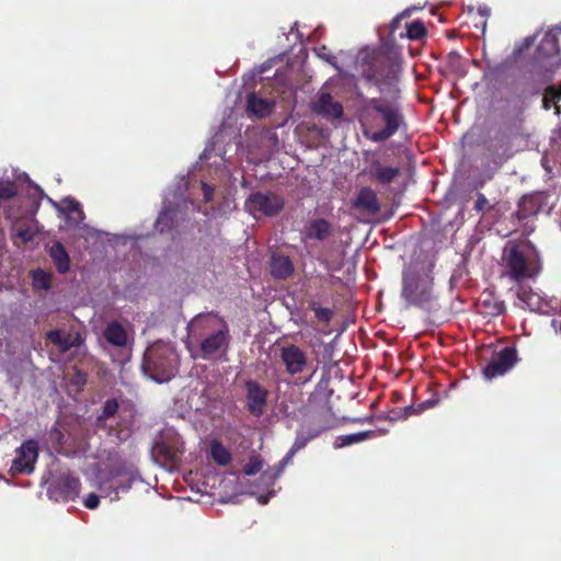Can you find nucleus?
Masks as SVG:
<instances>
[{
	"mask_svg": "<svg viewBox=\"0 0 561 561\" xmlns=\"http://www.w3.org/2000/svg\"><path fill=\"white\" fill-rule=\"evenodd\" d=\"M38 458V443L34 439L25 440L18 449L11 469L18 473L30 474L35 469Z\"/></svg>",
	"mask_w": 561,
	"mask_h": 561,
	"instance_id": "4468645a",
	"label": "nucleus"
},
{
	"mask_svg": "<svg viewBox=\"0 0 561 561\" xmlns=\"http://www.w3.org/2000/svg\"><path fill=\"white\" fill-rule=\"evenodd\" d=\"M437 403V400H426L419 405L417 412H422L426 409L433 408Z\"/></svg>",
	"mask_w": 561,
	"mask_h": 561,
	"instance_id": "c03bdc74",
	"label": "nucleus"
},
{
	"mask_svg": "<svg viewBox=\"0 0 561 561\" xmlns=\"http://www.w3.org/2000/svg\"><path fill=\"white\" fill-rule=\"evenodd\" d=\"M130 488V482H127L125 484H122L119 486H110L111 491L108 493H106V495H112V493L114 494V496L111 497V500H118V493H119V489H122L123 491H127L128 489Z\"/></svg>",
	"mask_w": 561,
	"mask_h": 561,
	"instance_id": "37998d69",
	"label": "nucleus"
},
{
	"mask_svg": "<svg viewBox=\"0 0 561 561\" xmlns=\"http://www.w3.org/2000/svg\"><path fill=\"white\" fill-rule=\"evenodd\" d=\"M523 113L524 106L520 105L515 116L502 122L486 145V150L491 157H499L501 162L511 157L514 140L526 135Z\"/></svg>",
	"mask_w": 561,
	"mask_h": 561,
	"instance_id": "39448f33",
	"label": "nucleus"
},
{
	"mask_svg": "<svg viewBox=\"0 0 561 561\" xmlns=\"http://www.w3.org/2000/svg\"><path fill=\"white\" fill-rule=\"evenodd\" d=\"M46 339L58 347L61 353H67L72 347L79 346L82 343L79 333H66L62 330H50L46 333Z\"/></svg>",
	"mask_w": 561,
	"mask_h": 561,
	"instance_id": "aec40b11",
	"label": "nucleus"
},
{
	"mask_svg": "<svg viewBox=\"0 0 561 561\" xmlns=\"http://www.w3.org/2000/svg\"><path fill=\"white\" fill-rule=\"evenodd\" d=\"M501 267L503 277L520 283L539 273L541 268L539 252L528 240H508L502 250Z\"/></svg>",
	"mask_w": 561,
	"mask_h": 561,
	"instance_id": "f03ea898",
	"label": "nucleus"
},
{
	"mask_svg": "<svg viewBox=\"0 0 561 561\" xmlns=\"http://www.w3.org/2000/svg\"><path fill=\"white\" fill-rule=\"evenodd\" d=\"M373 435H374L373 431H364V432H358L355 434L343 435L337 438V440L340 443L336 442L335 447L341 448L344 446L357 444V443L364 442L365 439L371 437Z\"/></svg>",
	"mask_w": 561,
	"mask_h": 561,
	"instance_id": "473e14b6",
	"label": "nucleus"
},
{
	"mask_svg": "<svg viewBox=\"0 0 561 561\" xmlns=\"http://www.w3.org/2000/svg\"><path fill=\"white\" fill-rule=\"evenodd\" d=\"M560 330H561V322H560Z\"/></svg>",
	"mask_w": 561,
	"mask_h": 561,
	"instance_id": "5fc2aeb1",
	"label": "nucleus"
},
{
	"mask_svg": "<svg viewBox=\"0 0 561 561\" xmlns=\"http://www.w3.org/2000/svg\"><path fill=\"white\" fill-rule=\"evenodd\" d=\"M48 254L59 274H66L70 270V256L61 242L56 241L48 249Z\"/></svg>",
	"mask_w": 561,
	"mask_h": 561,
	"instance_id": "393cba45",
	"label": "nucleus"
},
{
	"mask_svg": "<svg viewBox=\"0 0 561 561\" xmlns=\"http://www.w3.org/2000/svg\"><path fill=\"white\" fill-rule=\"evenodd\" d=\"M433 279L416 271L408 270L402 274L401 297L408 307L423 308L432 299Z\"/></svg>",
	"mask_w": 561,
	"mask_h": 561,
	"instance_id": "6e6552de",
	"label": "nucleus"
},
{
	"mask_svg": "<svg viewBox=\"0 0 561 561\" xmlns=\"http://www.w3.org/2000/svg\"><path fill=\"white\" fill-rule=\"evenodd\" d=\"M517 295L519 299L525 300L528 294L526 291H519Z\"/></svg>",
	"mask_w": 561,
	"mask_h": 561,
	"instance_id": "09e8293b",
	"label": "nucleus"
},
{
	"mask_svg": "<svg viewBox=\"0 0 561 561\" xmlns=\"http://www.w3.org/2000/svg\"><path fill=\"white\" fill-rule=\"evenodd\" d=\"M409 16V10H404L400 14L396 15L389 24V35L394 36L396 31L400 27L403 19Z\"/></svg>",
	"mask_w": 561,
	"mask_h": 561,
	"instance_id": "4c0bfd02",
	"label": "nucleus"
},
{
	"mask_svg": "<svg viewBox=\"0 0 561 561\" xmlns=\"http://www.w3.org/2000/svg\"><path fill=\"white\" fill-rule=\"evenodd\" d=\"M516 362V348L513 346H505L500 352L495 353L488 365L483 368V376L489 380L503 376L513 368Z\"/></svg>",
	"mask_w": 561,
	"mask_h": 561,
	"instance_id": "f8f14e48",
	"label": "nucleus"
},
{
	"mask_svg": "<svg viewBox=\"0 0 561 561\" xmlns=\"http://www.w3.org/2000/svg\"><path fill=\"white\" fill-rule=\"evenodd\" d=\"M358 68L362 78L378 87L380 91L391 88L398 81L399 65L385 51L365 53L358 61Z\"/></svg>",
	"mask_w": 561,
	"mask_h": 561,
	"instance_id": "7ed1b4c3",
	"label": "nucleus"
},
{
	"mask_svg": "<svg viewBox=\"0 0 561 561\" xmlns=\"http://www.w3.org/2000/svg\"><path fill=\"white\" fill-rule=\"evenodd\" d=\"M554 162H557L561 165V142L558 145V149L554 154Z\"/></svg>",
	"mask_w": 561,
	"mask_h": 561,
	"instance_id": "de8ad7c7",
	"label": "nucleus"
},
{
	"mask_svg": "<svg viewBox=\"0 0 561 561\" xmlns=\"http://www.w3.org/2000/svg\"><path fill=\"white\" fill-rule=\"evenodd\" d=\"M244 388L247 391L245 399L249 413L256 417L263 415L267 403L268 391L253 379L247 380Z\"/></svg>",
	"mask_w": 561,
	"mask_h": 561,
	"instance_id": "2eb2a0df",
	"label": "nucleus"
},
{
	"mask_svg": "<svg viewBox=\"0 0 561 561\" xmlns=\"http://www.w3.org/2000/svg\"><path fill=\"white\" fill-rule=\"evenodd\" d=\"M294 273L289 256L274 253L271 257V274L276 279H287Z\"/></svg>",
	"mask_w": 561,
	"mask_h": 561,
	"instance_id": "b1692460",
	"label": "nucleus"
},
{
	"mask_svg": "<svg viewBox=\"0 0 561 561\" xmlns=\"http://www.w3.org/2000/svg\"><path fill=\"white\" fill-rule=\"evenodd\" d=\"M203 188H204V192H205V199L209 201L210 199V195L213 194V188L210 186H208L207 184H205V183H203Z\"/></svg>",
	"mask_w": 561,
	"mask_h": 561,
	"instance_id": "49530a36",
	"label": "nucleus"
},
{
	"mask_svg": "<svg viewBox=\"0 0 561 561\" xmlns=\"http://www.w3.org/2000/svg\"><path fill=\"white\" fill-rule=\"evenodd\" d=\"M426 34V28L423 22L413 21L410 24H407V36L410 39H420Z\"/></svg>",
	"mask_w": 561,
	"mask_h": 561,
	"instance_id": "f704fd0d",
	"label": "nucleus"
},
{
	"mask_svg": "<svg viewBox=\"0 0 561 561\" xmlns=\"http://www.w3.org/2000/svg\"><path fill=\"white\" fill-rule=\"evenodd\" d=\"M480 312L489 317H497L505 312V304L492 291H483L479 298Z\"/></svg>",
	"mask_w": 561,
	"mask_h": 561,
	"instance_id": "4be33fe9",
	"label": "nucleus"
},
{
	"mask_svg": "<svg viewBox=\"0 0 561 561\" xmlns=\"http://www.w3.org/2000/svg\"><path fill=\"white\" fill-rule=\"evenodd\" d=\"M80 486L79 478L68 473L55 479L49 486V491L56 493L64 501H70L78 496Z\"/></svg>",
	"mask_w": 561,
	"mask_h": 561,
	"instance_id": "f3484780",
	"label": "nucleus"
},
{
	"mask_svg": "<svg viewBox=\"0 0 561 561\" xmlns=\"http://www.w3.org/2000/svg\"><path fill=\"white\" fill-rule=\"evenodd\" d=\"M293 457H294V455H290V449H289L288 453L285 455V457L279 461L275 472L273 473L274 479H277L280 476L284 467L291 460Z\"/></svg>",
	"mask_w": 561,
	"mask_h": 561,
	"instance_id": "a19ab883",
	"label": "nucleus"
},
{
	"mask_svg": "<svg viewBox=\"0 0 561 561\" xmlns=\"http://www.w3.org/2000/svg\"><path fill=\"white\" fill-rule=\"evenodd\" d=\"M279 359L285 367L288 376L295 378L296 385L309 382L316 371L310 368V362L307 353L296 344H287L279 348Z\"/></svg>",
	"mask_w": 561,
	"mask_h": 561,
	"instance_id": "1a4fd4ad",
	"label": "nucleus"
},
{
	"mask_svg": "<svg viewBox=\"0 0 561 561\" xmlns=\"http://www.w3.org/2000/svg\"><path fill=\"white\" fill-rule=\"evenodd\" d=\"M210 456L218 466H227L231 461L230 451L217 440L213 442L210 445Z\"/></svg>",
	"mask_w": 561,
	"mask_h": 561,
	"instance_id": "7c9ffc66",
	"label": "nucleus"
},
{
	"mask_svg": "<svg viewBox=\"0 0 561 561\" xmlns=\"http://www.w3.org/2000/svg\"><path fill=\"white\" fill-rule=\"evenodd\" d=\"M88 381V374L77 367L73 368V374L69 377V383L81 391Z\"/></svg>",
	"mask_w": 561,
	"mask_h": 561,
	"instance_id": "c9c22d12",
	"label": "nucleus"
},
{
	"mask_svg": "<svg viewBox=\"0 0 561 561\" xmlns=\"http://www.w3.org/2000/svg\"><path fill=\"white\" fill-rule=\"evenodd\" d=\"M488 205H489L488 198L482 193H478L477 194V199H476V203H474V209L478 213H481V211L485 210Z\"/></svg>",
	"mask_w": 561,
	"mask_h": 561,
	"instance_id": "ea45409f",
	"label": "nucleus"
},
{
	"mask_svg": "<svg viewBox=\"0 0 561 561\" xmlns=\"http://www.w3.org/2000/svg\"><path fill=\"white\" fill-rule=\"evenodd\" d=\"M561 100V83L559 85H548L545 89L542 98V106L545 110H550L552 104Z\"/></svg>",
	"mask_w": 561,
	"mask_h": 561,
	"instance_id": "72a5a7b5",
	"label": "nucleus"
},
{
	"mask_svg": "<svg viewBox=\"0 0 561 561\" xmlns=\"http://www.w3.org/2000/svg\"><path fill=\"white\" fill-rule=\"evenodd\" d=\"M35 236L36 231L30 224L16 222L12 228V239L21 240V244H26L33 241ZM14 243H16V241H14Z\"/></svg>",
	"mask_w": 561,
	"mask_h": 561,
	"instance_id": "c85d7f7f",
	"label": "nucleus"
},
{
	"mask_svg": "<svg viewBox=\"0 0 561 561\" xmlns=\"http://www.w3.org/2000/svg\"><path fill=\"white\" fill-rule=\"evenodd\" d=\"M558 34L556 30L547 31L534 56L533 73L542 82L551 81L554 72L561 67Z\"/></svg>",
	"mask_w": 561,
	"mask_h": 561,
	"instance_id": "423d86ee",
	"label": "nucleus"
},
{
	"mask_svg": "<svg viewBox=\"0 0 561 561\" xmlns=\"http://www.w3.org/2000/svg\"><path fill=\"white\" fill-rule=\"evenodd\" d=\"M330 411H324L314 417L313 427H309L307 431H298L294 444L290 447V455H295L302 448L307 446V444L313 438L320 436L323 432L330 430L332 427Z\"/></svg>",
	"mask_w": 561,
	"mask_h": 561,
	"instance_id": "ddd939ff",
	"label": "nucleus"
},
{
	"mask_svg": "<svg viewBox=\"0 0 561 561\" xmlns=\"http://www.w3.org/2000/svg\"><path fill=\"white\" fill-rule=\"evenodd\" d=\"M371 420H373V417H371V416H368V417L363 419L362 421H363V422H371Z\"/></svg>",
	"mask_w": 561,
	"mask_h": 561,
	"instance_id": "603ef678",
	"label": "nucleus"
},
{
	"mask_svg": "<svg viewBox=\"0 0 561 561\" xmlns=\"http://www.w3.org/2000/svg\"><path fill=\"white\" fill-rule=\"evenodd\" d=\"M354 207L373 215L379 213L380 203L377 193L370 187H362L354 201Z\"/></svg>",
	"mask_w": 561,
	"mask_h": 561,
	"instance_id": "5701e85b",
	"label": "nucleus"
},
{
	"mask_svg": "<svg viewBox=\"0 0 561 561\" xmlns=\"http://www.w3.org/2000/svg\"><path fill=\"white\" fill-rule=\"evenodd\" d=\"M100 490L103 491L104 490V484H101L100 485Z\"/></svg>",
	"mask_w": 561,
	"mask_h": 561,
	"instance_id": "864d4df0",
	"label": "nucleus"
},
{
	"mask_svg": "<svg viewBox=\"0 0 561 561\" xmlns=\"http://www.w3.org/2000/svg\"><path fill=\"white\" fill-rule=\"evenodd\" d=\"M363 173L378 184L389 185L400 175L401 171L398 167L383 165L378 158H373Z\"/></svg>",
	"mask_w": 561,
	"mask_h": 561,
	"instance_id": "dca6fc26",
	"label": "nucleus"
},
{
	"mask_svg": "<svg viewBox=\"0 0 561 561\" xmlns=\"http://www.w3.org/2000/svg\"><path fill=\"white\" fill-rule=\"evenodd\" d=\"M263 461L259 457H251L249 462L243 467L245 476H254L261 471Z\"/></svg>",
	"mask_w": 561,
	"mask_h": 561,
	"instance_id": "e433bc0d",
	"label": "nucleus"
},
{
	"mask_svg": "<svg viewBox=\"0 0 561 561\" xmlns=\"http://www.w3.org/2000/svg\"><path fill=\"white\" fill-rule=\"evenodd\" d=\"M310 310L314 312L317 321L325 327L330 324L334 317V310L331 308L322 307L318 301L311 300L308 304Z\"/></svg>",
	"mask_w": 561,
	"mask_h": 561,
	"instance_id": "c756f323",
	"label": "nucleus"
},
{
	"mask_svg": "<svg viewBox=\"0 0 561 561\" xmlns=\"http://www.w3.org/2000/svg\"><path fill=\"white\" fill-rule=\"evenodd\" d=\"M312 111L325 118L340 119L344 115L343 105L334 101L332 95L328 92L319 94L317 102L312 106Z\"/></svg>",
	"mask_w": 561,
	"mask_h": 561,
	"instance_id": "a211bd4d",
	"label": "nucleus"
},
{
	"mask_svg": "<svg viewBox=\"0 0 561 561\" xmlns=\"http://www.w3.org/2000/svg\"><path fill=\"white\" fill-rule=\"evenodd\" d=\"M32 285L35 289L48 290L51 287V273L37 268L32 271Z\"/></svg>",
	"mask_w": 561,
	"mask_h": 561,
	"instance_id": "2f4dec72",
	"label": "nucleus"
},
{
	"mask_svg": "<svg viewBox=\"0 0 561 561\" xmlns=\"http://www.w3.org/2000/svg\"><path fill=\"white\" fill-rule=\"evenodd\" d=\"M548 192H534L520 197L517 209L513 214L522 234L528 237L536 230V218L540 213L550 214L553 203Z\"/></svg>",
	"mask_w": 561,
	"mask_h": 561,
	"instance_id": "0eeeda50",
	"label": "nucleus"
},
{
	"mask_svg": "<svg viewBox=\"0 0 561 561\" xmlns=\"http://www.w3.org/2000/svg\"><path fill=\"white\" fill-rule=\"evenodd\" d=\"M413 409H414V408H413L412 405L407 407V408H405V416H407V415H409V414H411V413H412V411H413Z\"/></svg>",
	"mask_w": 561,
	"mask_h": 561,
	"instance_id": "8fccbe9b",
	"label": "nucleus"
},
{
	"mask_svg": "<svg viewBox=\"0 0 561 561\" xmlns=\"http://www.w3.org/2000/svg\"><path fill=\"white\" fill-rule=\"evenodd\" d=\"M244 206L253 216L274 217L283 210L284 199L273 192H255L247 198Z\"/></svg>",
	"mask_w": 561,
	"mask_h": 561,
	"instance_id": "9b49d317",
	"label": "nucleus"
},
{
	"mask_svg": "<svg viewBox=\"0 0 561 561\" xmlns=\"http://www.w3.org/2000/svg\"><path fill=\"white\" fill-rule=\"evenodd\" d=\"M79 209V203H73L72 207H71V210L75 211V210H78Z\"/></svg>",
	"mask_w": 561,
	"mask_h": 561,
	"instance_id": "3c124183",
	"label": "nucleus"
},
{
	"mask_svg": "<svg viewBox=\"0 0 561 561\" xmlns=\"http://www.w3.org/2000/svg\"><path fill=\"white\" fill-rule=\"evenodd\" d=\"M83 504L89 510H95L100 504V496L95 493H90L84 499Z\"/></svg>",
	"mask_w": 561,
	"mask_h": 561,
	"instance_id": "58836bf2",
	"label": "nucleus"
},
{
	"mask_svg": "<svg viewBox=\"0 0 561 561\" xmlns=\"http://www.w3.org/2000/svg\"><path fill=\"white\" fill-rule=\"evenodd\" d=\"M180 356L169 343H154L144 355L142 369L157 382L171 380L179 370Z\"/></svg>",
	"mask_w": 561,
	"mask_h": 561,
	"instance_id": "20e7f679",
	"label": "nucleus"
},
{
	"mask_svg": "<svg viewBox=\"0 0 561 561\" xmlns=\"http://www.w3.org/2000/svg\"><path fill=\"white\" fill-rule=\"evenodd\" d=\"M334 232L332 224L324 219L318 218L310 220L305 227L304 237L308 240L324 241Z\"/></svg>",
	"mask_w": 561,
	"mask_h": 561,
	"instance_id": "412c9836",
	"label": "nucleus"
},
{
	"mask_svg": "<svg viewBox=\"0 0 561 561\" xmlns=\"http://www.w3.org/2000/svg\"><path fill=\"white\" fill-rule=\"evenodd\" d=\"M175 222V213L170 208H164L160 211L154 222V229L160 233L170 232Z\"/></svg>",
	"mask_w": 561,
	"mask_h": 561,
	"instance_id": "cd10ccee",
	"label": "nucleus"
},
{
	"mask_svg": "<svg viewBox=\"0 0 561 561\" xmlns=\"http://www.w3.org/2000/svg\"><path fill=\"white\" fill-rule=\"evenodd\" d=\"M230 344L229 329L226 322L222 323L220 329L209 333L201 340L198 353L194 355L195 358L205 360H213L226 355Z\"/></svg>",
	"mask_w": 561,
	"mask_h": 561,
	"instance_id": "9d476101",
	"label": "nucleus"
},
{
	"mask_svg": "<svg viewBox=\"0 0 561 561\" xmlns=\"http://www.w3.org/2000/svg\"><path fill=\"white\" fill-rule=\"evenodd\" d=\"M356 117L364 137L373 142H383L407 127L401 104L380 96H360Z\"/></svg>",
	"mask_w": 561,
	"mask_h": 561,
	"instance_id": "f257e3e1",
	"label": "nucleus"
},
{
	"mask_svg": "<svg viewBox=\"0 0 561 561\" xmlns=\"http://www.w3.org/2000/svg\"><path fill=\"white\" fill-rule=\"evenodd\" d=\"M119 409V403L116 399H107L102 408L100 414L96 416L95 425L98 428L104 430L106 421L114 417Z\"/></svg>",
	"mask_w": 561,
	"mask_h": 561,
	"instance_id": "bb28decb",
	"label": "nucleus"
},
{
	"mask_svg": "<svg viewBox=\"0 0 561 561\" xmlns=\"http://www.w3.org/2000/svg\"><path fill=\"white\" fill-rule=\"evenodd\" d=\"M321 58H323L328 64H330L331 66H333L335 69H339L337 67V64H336V57L333 56V55H320Z\"/></svg>",
	"mask_w": 561,
	"mask_h": 561,
	"instance_id": "a18cd8bd",
	"label": "nucleus"
},
{
	"mask_svg": "<svg viewBox=\"0 0 561 561\" xmlns=\"http://www.w3.org/2000/svg\"><path fill=\"white\" fill-rule=\"evenodd\" d=\"M275 107V101L264 99L255 93H251L247 98V115L249 117L265 118L271 115Z\"/></svg>",
	"mask_w": 561,
	"mask_h": 561,
	"instance_id": "6ab92c4d",
	"label": "nucleus"
},
{
	"mask_svg": "<svg viewBox=\"0 0 561 561\" xmlns=\"http://www.w3.org/2000/svg\"><path fill=\"white\" fill-rule=\"evenodd\" d=\"M535 42V37L528 36L524 39L523 44L519 47H516L514 49L515 55H520L525 49H528L530 46H533Z\"/></svg>",
	"mask_w": 561,
	"mask_h": 561,
	"instance_id": "79ce46f5",
	"label": "nucleus"
},
{
	"mask_svg": "<svg viewBox=\"0 0 561 561\" xmlns=\"http://www.w3.org/2000/svg\"><path fill=\"white\" fill-rule=\"evenodd\" d=\"M104 337L110 344L116 347H124L128 342L127 332L118 321H112L106 325Z\"/></svg>",
	"mask_w": 561,
	"mask_h": 561,
	"instance_id": "a878e982",
	"label": "nucleus"
}]
</instances>
